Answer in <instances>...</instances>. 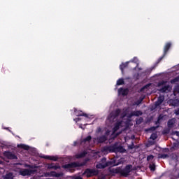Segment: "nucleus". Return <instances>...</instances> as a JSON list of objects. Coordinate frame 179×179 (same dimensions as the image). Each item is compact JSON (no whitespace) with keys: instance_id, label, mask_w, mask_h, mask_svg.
Segmentation results:
<instances>
[{"instance_id":"obj_1","label":"nucleus","mask_w":179,"mask_h":179,"mask_svg":"<svg viewBox=\"0 0 179 179\" xmlns=\"http://www.w3.org/2000/svg\"><path fill=\"white\" fill-rule=\"evenodd\" d=\"M133 166L131 164H127L126 166L122 169V166H119L115 169H109V172L112 174H120L121 177H128L129 176V173L134 170L132 169Z\"/></svg>"},{"instance_id":"obj_2","label":"nucleus","mask_w":179,"mask_h":179,"mask_svg":"<svg viewBox=\"0 0 179 179\" xmlns=\"http://www.w3.org/2000/svg\"><path fill=\"white\" fill-rule=\"evenodd\" d=\"M103 152L106 153H125L127 150L117 143L113 145H106L103 148Z\"/></svg>"},{"instance_id":"obj_3","label":"nucleus","mask_w":179,"mask_h":179,"mask_svg":"<svg viewBox=\"0 0 179 179\" xmlns=\"http://www.w3.org/2000/svg\"><path fill=\"white\" fill-rule=\"evenodd\" d=\"M87 159H85L83 162H71L63 166V169H76V167H83L87 164Z\"/></svg>"},{"instance_id":"obj_4","label":"nucleus","mask_w":179,"mask_h":179,"mask_svg":"<svg viewBox=\"0 0 179 179\" xmlns=\"http://www.w3.org/2000/svg\"><path fill=\"white\" fill-rule=\"evenodd\" d=\"M82 176H86L87 178H90V177H96V176H99V170L87 168L85 170Z\"/></svg>"},{"instance_id":"obj_5","label":"nucleus","mask_w":179,"mask_h":179,"mask_svg":"<svg viewBox=\"0 0 179 179\" xmlns=\"http://www.w3.org/2000/svg\"><path fill=\"white\" fill-rule=\"evenodd\" d=\"M170 48H171V43L169 42L165 45V46L164 48L163 55L157 59V61L156 62V65H158V64H160V62H162V61H163V59H164V58L166 57V55H167V52H169V50H170Z\"/></svg>"},{"instance_id":"obj_6","label":"nucleus","mask_w":179,"mask_h":179,"mask_svg":"<svg viewBox=\"0 0 179 179\" xmlns=\"http://www.w3.org/2000/svg\"><path fill=\"white\" fill-rule=\"evenodd\" d=\"M124 164V161H122V158L120 159L119 160L116 159H111L110 161H108L106 162V163H105V166L106 167H108L110 166H111V167H115L117 166H120V164Z\"/></svg>"},{"instance_id":"obj_7","label":"nucleus","mask_w":179,"mask_h":179,"mask_svg":"<svg viewBox=\"0 0 179 179\" xmlns=\"http://www.w3.org/2000/svg\"><path fill=\"white\" fill-rule=\"evenodd\" d=\"M120 114H121V110L120 108H117L115 111H113L109 114L108 117V121H110V122H114L115 118L120 116Z\"/></svg>"},{"instance_id":"obj_8","label":"nucleus","mask_w":179,"mask_h":179,"mask_svg":"<svg viewBox=\"0 0 179 179\" xmlns=\"http://www.w3.org/2000/svg\"><path fill=\"white\" fill-rule=\"evenodd\" d=\"M3 156L10 160H17V157L10 151H5L3 153Z\"/></svg>"},{"instance_id":"obj_9","label":"nucleus","mask_w":179,"mask_h":179,"mask_svg":"<svg viewBox=\"0 0 179 179\" xmlns=\"http://www.w3.org/2000/svg\"><path fill=\"white\" fill-rule=\"evenodd\" d=\"M74 113L77 117H85V118H89V115L83 113L82 110H78V109L74 108Z\"/></svg>"},{"instance_id":"obj_10","label":"nucleus","mask_w":179,"mask_h":179,"mask_svg":"<svg viewBox=\"0 0 179 179\" xmlns=\"http://www.w3.org/2000/svg\"><path fill=\"white\" fill-rule=\"evenodd\" d=\"M143 114V113H142L141 110L133 111L129 115V118H132V117H141Z\"/></svg>"},{"instance_id":"obj_11","label":"nucleus","mask_w":179,"mask_h":179,"mask_svg":"<svg viewBox=\"0 0 179 179\" xmlns=\"http://www.w3.org/2000/svg\"><path fill=\"white\" fill-rule=\"evenodd\" d=\"M164 101V96H159L155 103V107H159V106H162V103Z\"/></svg>"},{"instance_id":"obj_12","label":"nucleus","mask_w":179,"mask_h":179,"mask_svg":"<svg viewBox=\"0 0 179 179\" xmlns=\"http://www.w3.org/2000/svg\"><path fill=\"white\" fill-rule=\"evenodd\" d=\"M33 173V171L29 170V169H24L22 171H20V176H22L23 177H26V176H30Z\"/></svg>"},{"instance_id":"obj_13","label":"nucleus","mask_w":179,"mask_h":179,"mask_svg":"<svg viewBox=\"0 0 179 179\" xmlns=\"http://www.w3.org/2000/svg\"><path fill=\"white\" fill-rule=\"evenodd\" d=\"M129 92V90H128V88L124 89L121 87L118 90L119 94H122V96H128Z\"/></svg>"},{"instance_id":"obj_14","label":"nucleus","mask_w":179,"mask_h":179,"mask_svg":"<svg viewBox=\"0 0 179 179\" xmlns=\"http://www.w3.org/2000/svg\"><path fill=\"white\" fill-rule=\"evenodd\" d=\"M122 127V121H117L113 129V132H117Z\"/></svg>"},{"instance_id":"obj_15","label":"nucleus","mask_w":179,"mask_h":179,"mask_svg":"<svg viewBox=\"0 0 179 179\" xmlns=\"http://www.w3.org/2000/svg\"><path fill=\"white\" fill-rule=\"evenodd\" d=\"M98 143H104L107 141V136L103 135L96 138Z\"/></svg>"},{"instance_id":"obj_16","label":"nucleus","mask_w":179,"mask_h":179,"mask_svg":"<svg viewBox=\"0 0 179 179\" xmlns=\"http://www.w3.org/2000/svg\"><path fill=\"white\" fill-rule=\"evenodd\" d=\"M129 65V62H126L124 63H122L120 65V69L122 73H124V69L128 68Z\"/></svg>"},{"instance_id":"obj_17","label":"nucleus","mask_w":179,"mask_h":179,"mask_svg":"<svg viewBox=\"0 0 179 179\" xmlns=\"http://www.w3.org/2000/svg\"><path fill=\"white\" fill-rule=\"evenodd\" d=\"M42 159H46L47 160H52V162L58 161V158L55 156L45 155L42 157Z\"/></svg>"},{"instance_id":"obj_18","label":"nucleus","mask_w":179,"mask_h":179,"mask_svg":"<svg viewBox=\"0 0 179 179\" xmlns=\"http://www.w3.org/2000/svg\"><path fill=\"white\" fill-rule=\"evenodd\" d=\"M176 124V120L174 119H170L168 122H167V125H168V128L169 129H171L172 128H174V125Z\"/></svg>"},{"instance_id":"obj_19","label":"nucleus","mask_w":179,"mask_h":179,"mask_svg":"<svg viewBox=\"0 0 179 179\" xmlns=\"http://www.w3.org/2000/svg\"><path fill=\"white\" fill-rule=\"evenodd\" d=\"M169 103L173 107H179V99H170Z\"/></svg>"},{"instance_id":"obj_20","label":"nucleus","mask_w":179,"mask_h":179,"mask_svg":"<svg viewBox=\"0 0 179 179\" xmlns=\"http://www.w3.org/2000/svg\"><path fill=\"white\" fill-rule=\"evenodd\" d=\"M86 155H87V152L83 151L82 152H80L76 155V158L77 159H83V157H86Z\"/></svg>"},{"instance_id":"obj_21","label":"nucleus","mask_w":179,"mask_h":179,"mask_svg":"<svg viewBox=\"0 0 179 179\" xmlns=\"http://www.w3.org/2000/svg\"><path fill=\"white\" fill-rule=\"evenodd\" d=\"M13 173L10 172L6 173V175L3 176V179H13Z\"/></svg>"},{"instance_id":"obj_22","label":"nucleus","mask_w":179,"mask_h":179,"mask_svg":"<svg viewBox=\"0 0 179 179\" xmlns=\"http://www.w3.org/2000/svg\"><path fill=\"white\" fill-rule=\"evenodd\" d=\"M129 62H132V64H136L134 69H136L138 65H139V60L138 59V57H134Z\"/></svg>"},{"instance_id":"obj_23","label":"nucleus","mask_w":179,"mask_h":179,"mask_svg":"<svg viewBox=\"0 0 179 179\" xmlns=\"http://www.w3.org/2000/svg\"><path fill=\"white\" fill-rule=\"evenodd\" d=\"M169 89H170V85H164V87H162L160 89V92H161L162 93H166V92H167V90H169Z\"/></svg>"},{"instance_id":"obj_24","label":"nucleus","mask_w":179,"mask_h":179,"mask_svg":"<svg viewBox=\"0 0 179 179\" xmlns=\"http://www.w3.org/2000/svg\"><path fill=\"white\" fill-rule=\"evenodd\" d=\"M90 141H92V136H88L82 141V143H90Z\"/></svg>"},{"instance_id":"obj_25","label":"nucleus","mask_w":179,"mask_h":179,"mask_svg":"<svg viewBox=\"0 0 179 179\" xmlns=\"http://www.w3.org/2000/svg\"><path fill=\"white\" fill-rule=\"evenodd\" d=\"M17 148H20L21 149H24V150H29L30 149V147H29V145H26L24 144H19L17 145Z\"/></svg>"},{"instance_id":"obj_26","label":"nucleus","mask_w":179,"mask_h":179,"mask_svg":"<svg viewBox=\"0 0 179 179\" xmlns=\"http://www.w3.org/2000/svg\"><path fill=\"white\" fill-rule=\"evenodd\" d=\"M149 169L150 171H156V164H155V162L150 164Z\"/></svg>"},{"instance_id":"obj_27","label":"nucleus","mask_w":179,"mask_h":179,"mask_svg":"<svg viewBox=\"0 0 179 179\" xmlns=\"http://www.w3.org/2000/svg\"><path fill=\"white\" fill-rule=\"evenodd\" d=\"M145 99V97L143 96H141L138 100H137L136 102H135V105L136 106H139V104H141L142 102L143 101V100Z\"/></svg>"},{"instance_id":"obj_28","label":"nucleus","mask_w":179,"mask_h":179,"mask_svg":"<svg viewBox=\"0 0 179 179\" xmlns=\"http://www.w3.org/2000/svg\"><path fill=\"white\" fill-rule=\"evenodd\" d=\"M124 83H125L124 78H120L117 80L116 85L117 86H121L122 85H124Z\"/></svg>"},{"instance_id":"obj_29","label":"nucleus","mask_w":179,"mask_h":179,"mask_svg":"<svg viewBox=\"0 0 179 179\" xmlns=\"http://www.w3.org/2000/svg\"><path fill=\"white\" fill-rule=\"evenodd\" d=\"M106 164L99 163L96 165V169H106Z\"/></svg>"},{"instance_id":"obj_30","label":"nucleus","mask_w":179,"mask_h":179,"mask_svg":"<svg viewBox=\"0 0 179 179\" xmlns=\"http://www.w3.org/2000/svg\"><path fill=\"white\" fill-rule=\"evenodd\" d=\"M171 85H174V83H177V82H179V76L176 77L175 78L171 80Z\"/></svg>"},{"instance_id":"obj_31","label":"nucleus","mask_w":179,"mask_h":179,"mask_svg":"<svg viewBox=\"0 0 179 179\" xmlns=\"http://www.w3.org/2000/svg\"><path fill=\"white\" fill-rule=\"evenodd\" d=\"M136 122L137 125H139L140 124H142L143 122V117H140L139 118H137L136 120Z\"/></svg>"},{"instance_id":"obj_32","label":"nucleus","mask_w":179,"mask_h":179,"mask_svg":"<svg viewBox=\"0 0 179 179\" xmlns=\"http://www.w3.org/2000/svg\"><path fill=\"white\" fill-rule=\"evenodd\" d=\"M159 125L155 126V127L153 126V127H151L147 129L146 131H156L157 129V128H159Z\"/></svg>"},{"instance_id":"obj_33","label":"nucleus","mask_w":179,"mask_h":179,"mask_svg":"<svg viewBox=\"0 0 179 179\" xmlns=\"http://www.w3.org/2000/svg\"><path fill=\"white\" fill-rule=\"evenodd\" d=\"M158 157L159 159H167L169 155L167 154H159Z\"/></svg>"},{"instance_id":"obj_34","label":"nucleus","mask_w":179,"mask_h":179,"mask_svg":"<svg viewBox=\"0 0 179 179\" xmlns=\"http://www.w3.org/2000/svg\"><path fill=\"white\" fill-rule=\"evenodd\" d=\"M150 139H152V141L157 139V134L154 133V134H151Z\"/></svg>"},{"instance_id":"obj_35","label":"nucleus","mask_w":179,"mask_h":179,"mask_svg":"<svg viewBox=\"0 0 179 179\" xmlns=\"http://www.w3.org/2000/svg\"><path fill=\"white\" fill-rule=\"evenodd\" d=\"M155 159V156L152 155H148L147 157V162H151V160H153Z\"/></svg>"},{"instance_id":"obj_36","label":"nucleus","mask_w":179,"mask_h":179,"mask_svg":"<svg viewBox=\"0 0 179 179\" xmlns=\"http://www.w3.org/2000/svg\"><path fill=\"white\" fill-rule=\"evenodd\" d=\"M167 83V81H160L159 83H158V87H160V86H164V85H166Z\"/></svg>"},{"instance_id":"obj_37","label":"nucleus","mask_w":179,"mask_h":179,"mask_svg":"<svg viewBox=\"0 0 179 179\" xmlns=\"http://www.w3.org/2000/svg\"><path fill=\"white\" fill-rule=\"evenodd\" d=\"M101 162L102 164H106V163H107V158L106 157H103L101 159Z\"/></svg>"},{"instance_id":"obj_38","label":"nucleus","mask_w":179,"mask_h":179,"mask_svg":"<svg viewBox=\"0 0 179 179\" xmlns=\"http://www.w3.org/2000/svg\"><path fill=\"white\" fill-rule=\"evenodd\" d=\"M48 169L49 170H52L54 169V164H48Z\"/></svg>"},{"instance_id":"obj_39","label":"nucleus","mask_w":179,"mask_h":179,"mask_svg":"<svg viewBox=\"0 0 179 179\" xmlns=\"http://www.w3.org/2000/svg\"><path fill=\"white\" fill-rule=\"evenodd\" d=\"M134 148H135V145L134 144V142H132L131 145H128V149L132 150V149H134Z\"/></svg>"},{"instance_id":"obj_40","label":"nucleus","mask_w":179,"mask_h":179,"mask_svg":"<svg viewBox=\"0 0 179 179\" xmlns=\"http://www.w3.org/2000/svg\"><path fill=\"white\" fill-rule=\"evenodd\" d=\"M56 175H57V172H56V171H51V172L50 173V177H55Z\"/></svg>"},{"instance_id":"obj_41","label":"nucleus","mask_w":179,"mask_h":179,"mask_svg":"<svg viewBox=\"0 0 179 179\" xmlns=\"http://www.w3.org/2000/svg\"><path fill=\"white\" fill-rule=\"evenodd\" d=\"M55 177H64V173L61 172V173H57L56 172V176Z\"/></svg>"},{"instance_id":"obj_42","label":"nucleus","mask_w":179,"mask_h":179,"mask_svg":"<svg viewBox=\"0 0 179 179\" xmlns=\"http://www.w3.org/2000/svg\"><path fill=\"white\" fill-rule=\"evenodd\" d=\"M58 169H61V166L53 165V170H58Z\"/></svg>"},{"instance_id":"obj_43","label":"nucleus","mask_w":179,"mask_h":179,"mask_svg":"<svg viewBox=\"0 0 179 179\" xmlns=\"http://www.w3.org/2000/svg\"><path fill=\"white\" fill-rule=\"evenodd\" d=\"M160 120H162V117H159L157 121L155 122V125L160 124Z\"/></svg>"},{"instance_id":"obj_44","label":"nucleus","mask_w":179,"mask_h":179,"mask_svg":"<svg viewBox=\"0 0 179 179\" xmlns=\"http://www.w3.org/2000/svg\"><path fill=\"white\" fill-rule=\"evenodd\" d=\"M148 87H149V84L144 85L141 90H145V89H148Z\"/></svg>"},{"instance_id":"obj_45","label":"nucleus","mask_w":179,"mask_h":179,"mask_svg":"<svg viewBox=\"0 0 179 179\" xmlns=\"http://www.w3.org/2000/svg\"><path fill=\"white\" fill-rule=\"evenodd\" d=\"M73 179H83V178L81 177L80 176H74Z\"/></svg>"},{"instance_id":"obj_46","label":"nucleus","mask_w":179,"mask_h":179,"mask_svg":"<svg viewBox=\"0 0 179 179\" xmlns=\"http://www.w3.org/2000/svg\"><path fill=\"white\" fill-rule=\"evenodd\" d=\"M175 114L176 115H179V108L175 110Z\"/></svg>"},{"instance_id":"obj_47","label":"nucleus","mask_w":179,"mask_h":179,"mask_svg":"<svg viewBox=\"0 0 179 179\" xmlns=\"http://www.w3.org/2000/svg\"><path fill=\"white\" fill-rule=\"evenodd\" d=\"M109 134H110V131H107L106 132V135H109Z\"/></svg>"},{"instance_id":"obj_48","label":"nucleus","mask_w":179,"mask_h":179,"mask_svg":"<svg viewBox=\"0 0 179 179\" xmlns=\"http://www.w3.org/2000/svg\"><path fill=\"white\" fill-rule=\"evenodd\" d=\"M1 71L2 72H5V68H2Z\"/></svg>"},{"instance_id":"obj_49","label":"nucleus","mask_w":179,"mask_h":179,"mask_svg":"<svg viewBox=\"0 0 179 179\" xmlns=\"http://www.w3.org/2000/svg\"><path fill=\"white\" fill-rule=\"evenodd\" d=\"M176 135H177V136H179V132L178 131H176Z\"/></svg>"},{"instance_id":"obj_50","label":"nucleus","mask_w":179,"mask_h":179,"mask_svg":"<svg viewBox=\"0 0 179 179\" xmlns=\"http://www.w3.org/2000/svg\"><path fill=\"white\" fill-rule=\"evenodd\" d=\"M76 120H77V121H80V118L78 117V118H76Z\"/></svg>"},{"instance_id":"obj_51","label":"nucleus","mask_w":179,"mask_h":179,"mask_svg":"<svg viewBox=\"0 0 179 179\" xmlns=\"http://www.w3.org/2000/svg\"><path fill=\"white\" fill-rule=\"evenodd\" d=\"M1 161H0V164H1Z\"/></svg>"}]
</instances>
